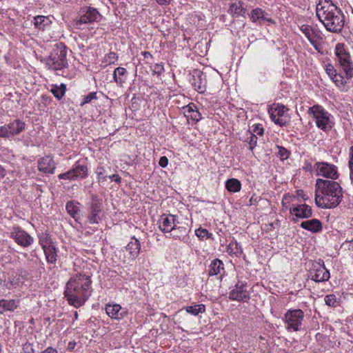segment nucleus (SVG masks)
<instances>
[{
    "instance_id": "6e6d98bb",
    "label": "nucleus",
    "mask_w": 353,
    "mask_h": 353,
    "mask_svg": "<svg viewBox=\"0 0 353 353\" xmlns=\"http://www.w3.org/2000/svg\"><path fill=\"white\" fill-rule=\"evenodd\" d=\"M164 71L163 66L160 64H156L154 66V72L159 75L161 74Z\"/></svg>"
},
{
    "instance_id": "f257e3e1",
    "label": "nucleus",
    "mask_w": 353,
    "mask_h": 353,
    "mask_svg": "<svg viewBox=\"0 0 353 353\" xmlns=\"http://www.w3.org/2000/svg\"><path fill=\"white\" fill-rule=\"evenodd\" d=\"M315 188V203L319 208H334L343 198V189L335 181L317 179Z\"/></svg>"
},
{
    "instance_id": "58836bf2",
    "label": "nucleus",
    "mask_w": 353,
    "mask_h": 353,
    "mask_svg": "<svg viewBox=\"0 0 353 353\" xmlns=\"http://www.w3.org/2000/svg\"><path fill=\"white\" fill-rule=\"evenodd\" d=\"M195 234L198 238L200 239H211L212 236V234L210 233L208 230L199 228L195 230Z\"/></svg>"
},
{
    "instance_id": "b1692460",
    "label": "nucleus",
    "mask_w": 353,
    "mask_h": 353,
    "mask_svg": "<svg viewBox=\"0 0 353 353\" xmlns=\"http://www.w3.org/2000/svg\"><path fill=\"white\" fill-rule=\"evenodd\" d=\"M301 227L313 233L322 230V223L316 219L303 221L301 223Z\"/></svg>"
},
{
    "instance_id": "412c9836",
    "label": "nucleus",
    "mask_w": 353,
    "mask_h": 353,
    "mask_svg": "<svg viewBox=\"0 0 353 353\" xmlns=\"http://www.w3.org/2000/svg\"><path fill=\"white\" fill-rule=\"evenodd\" d=\"M184 116L188 119L199 122L201 119V114L199 112L196 105L194 103H190L188 105L183 107Z\"/></svg>"
},
{
    "instance_id": "c756f323",
    "label": "nucleus",
    "mask_w": 353,
    "mask_h": 353,
    "mask_svg": "<svg viewBox=\"0 0 353 353\" xmlns=\"http://www.w3.org/2000/svg\"><path fill=\"white\" fill-rule=\"evenodd\" d=\"M223 263L219 259H215L211 261L209 267V276H215L220 274L221 270H223Z\"/></svg>"
},
{
    "instance_id": "e433bc0d",
    "label": "nucleus",
    "mask_w": 353,
    "mask_h": 353,
    "mask_svg": "<svg viewBox=\"0 0 353 353\" xmlns=\"http://www.w3.org/2000/svg\"><path fill=\"white\" fill-rule=\"evenodd\" d=\"M0 307H2L6 311H14L17 307V305L14 300H0Z\"/></svg>"
},
{
    "instance_id": "bf43d9fd",
    "label": "nucleus",
    "mask_w": 353,
    "mask_h": 353,
    "mask_svg": "<svg viewBox=\"0 0 353 353\" xmlns=\"http://www.w3.org/2000/svg\"><path fill=\"white\" fill-rule=\"evenodd\" d=\"M343 246H347L348 250H353V240L345 241L343 243Z\"/></svg>"
},
{
    "instance_id": "774afa93",
    "label": "nucleus",
    "mask_w": 353,
    "mask_h": 353,
    "mask_svg": "<svg viewBox=\"0 0 353 353\" xmlns=\"http://www.w3.org/2000/svg\"><path fill=\"white\" fill-rule=\"evenodd\" d=\"M179 230H180V232H183V233H186V228H178Z\"/></svg>"
},
{
    "instance_id": "aec40b11",
    "label": "nucleus",
    "mask_w": 353,
    "mask_h": 353,
    "mask_svg": "<svg viewBox=\"0 0 353 353\" xmlns=\"http://www.w3.org/2000/svg\"><path fill=\"white\" fill-rule=\"evenodd\" d=\"M38 170L46 174H54L56 163L50 156H46L38 160Z\"/></svg>"
},
{
    "instance_id": "69168bd1",
    "label": "nucleus",
    "mask_w": 353,
    "mask_h": 353,
    "mask_svg": "<svg viewBox=\"0 0 353 353\" xmlns=\"http://www.w3.org/2000/svg\"><path fill=\"white\" fill-rule=\"evenodd\" d=\"M353 158V145L350 148L349 151V159Z\"/></svg>"
},
{
    "instance_id": "5fc2aeb1",
    "label": "nucleus",
    "mask_w": 353,
    "mask_h": 353,
    "mask_svg": "<svg viewBox=\"0 0 353 353\" xmlns=\"http://www.w3.org/2000/svg\"><path fill=\"white\" fill-rule=\"evenodd\" d=\"M159 164L162 168H165L168 164V159L166 157H161L159 159Z\"/></svg>"
},
{
    "instance_id": "9d476101",
    "label": "nucleus",
    "mask_w": 353,
    "mask_h": 353,
    "mask_svg": "<svg viewBox=\"0 0 353 353\" xmlns=\"http://www.w3.org/2000/svg\"><path fill=\"white\" fill-rule=\"evenodd\" d=\"M304 318V313L301 310H289L285 315V322L288 325V330L298 331Z\"/></svg>"
},
{
    "instance_id": "9b49d317",
    "label": "nucleus",
    "mask_w": 353,
    "mask_h": 353,
    "mask_svg": "<svg viewBox=\"0 0 353 353\" xmlns=\"http://www.w3.org/2000/svg\"><path fill=\"white\" fill-rule=\"evenodd\" d=\"M229 299L232 301L239 302H248L250 299L249 292L247 290V283L238 281L235 284L234 289L229 293Z\"/></svg>"
},
{
    "instance_id": "e2e57ef3",
    "label": "nucleus",
    "mask_w": 353,
    "mask_h": 353,
    "mask_svg": "<svg viewBox=\"0 0 353 353\" xmlns=\"http://www.w3.org/2000/svg\"><path fill=\"white\" fill-rule=\"evenodd\" d=\"M296 194L303 199V201H306L307 199L303 197V191L301 190H296Z\"/></svg>"
},
{
    "instance_id": "2f4dec72",
    "label": "nucleus",
    "mask_w": 353,
    "mask_h": 353,
    "mask_svg": "<svg viewBox=\"0 0 353 353\" xmlns=\"http://www.w3.org/2000/svg\"><path fill=\"white\" fill-rule=\"evenodd\" d=\"M225 188L230 192H238L241 190V183L236 179H229L225 182Z\"/></svg>"
},
{
    "instance_id": "37998d69",
    "label": "nucleus",
    "mask_w": 353,
    "mask_h": 353,
    "mask_svg": "<svg viewBox=\"0 0 353 353\" xmlns=\"http://www.w3.org/2000/svg\"><path fill=\"white\" fill-rule=\"evenodd\" d=\"M270 117L272 121L279 125V126H284L286 125L287 122L283 119L281 118V117H278L274 112H270Z\"/></svg>"
},
{
    "instance_id": "8fccbe9b",
    "label": "nucleus",
    "mask_w": 353,
    "mask_h": 353,
    "mask_svg": "<svg viewBox=\"0 0 353 353\" xmlns=\"http://www.w3.org/2000/svg\"><path fill=\"white\" fill-rule=\"evenodd\" d=\"M96 172L99 181L103 182L106 181L108 176L104 175V170L103 168H98Z\"/></svg>"
},
{
    "instance_id": "a878e982",
    "label": "nucleus",
    "mask_w": 353,
    "mask_h": 353,
    "mask_svg": "<svg viewBox=\"0 0 353 353\" xmlns=\"http://www.w3.org/2000/svg\"><path fill=\"white\" fill-rule=\"evenodd\" d=\"M74 180L78 179H84L88 176V168L85 165L80 164L77 162L71 169Z\"/></svg>"
},
{
    "instance_id": "4c0bfd02",
    "label": "nucleus",
    "mask_w": 353,
    "mask_h": 353,
    "mask_svg": "<svg viewBox=\"0 0 353 353\" xmlns=\"http://www.w3.org/2000/svg\"><path fill=\"white\" fill-rule=\"evenodd\" d=\"M331 79L341 90H347L345 89L347 82L344 80V78L341 74L337 73L334 77H332Z\"/></svg>"
},
{
    "instance_id": "603ef678",
    "label": "nucleus",
    "mask_w": 353,
    "mask_h": 353,
    "mask_svg": "<svg viewBox=\"0 0 353 353\" xmlns=\"http://www.w3.org/2000/svg\"><path fill=\"white\" fill-rule=\"evenodd\" d=\"M253 132L258 135H263L264 132L263 128L261 124H256L254 125Z\"/></svg>"
},
{
    "instance_id": "79ce46f5",
    "label": "nucleus",
    "mask_w": 353,
    "mask_h": 353,
    "mask_svg": "<svg viewBox=\"0 0 353 353\" xmlns=\"http://www.w3.org/2000/svg\"><path fill=\"white\" fill-rule=\"evenodd\" d=\"M258 138L256 134L250 133V136L247 138L246 142L249 145V149L252 151L257 143Z\"/></svg>"
},
{
    "instance_id": "3c124183",
    "label": "nucleus",
    "mask_w": 353,
    "mask_h": 353,
    "mask_svg": "<svg viewBox=\"0 0 353 353\" xmlns=\"http://www.w3.org/2000/svg\"><path fill=\"white\" fill-rule=\"evenodd\" d=\"M58 177L59 179L74 180L71 170H70L69 171H68L66 172L59 174L58 175Z\"/></svg>"
},
{
    "instance_id": "338daca9",
    "label": "nucleus",
    "mask_w": 353,
    "mask_h": 353,
    "mask_svg": "<svg viewBox=\"0 0 353 353\" xmlns=\"http://www.w3.org/2000/svg\"><path fill=\"white\" fill-rule=\"evenodd\" d=\"M348 166H353V158L349 159Z\"/></svg>"
},
{
    "instance_id": "4468645a",
    "label": "nucleus",
    "mask_w": 353,
    "mask_h": 353,
    "mask_svg": "<svg viewBox=\"0 0 353 353\" xmlns=\"http://www.w3.org/2000/svg\"><path fill=\"white\" fill-rule=\"evenodd\" d=\"M301 31L305 34L310 43L316 50L318 49L317 40L322 39L321 32L316 26L303 24L300 28Z\"/></svg>"
},
{
    "instance_id": "72a5a7b5",
    "label": "nucleus",
    "mask_w": 353,
    "mask_h": 353,
    "mask_svg": "<svg viewBox=\"0 0 353 353\" xmlns=\"http://www.w3.org/2000/svg\"><path fill=\"white\" fill-rule=\"evenodd\" d=\"M226 251L229 254H234L236 256L243 253L241 245L236 240H232L229 243V245L227 246Z\"/></svg>"
},
{
    "instance_id": "bb28decb",
    "label": "nucleus",
    "mask_w": 353,
    "mask_h": 353,
    "mask_svg": "<svg viewBox=\"0 0 353 353\" xmlns=\"http://www.w3.org/2000/svg\"><path fill=\"white\" fill-rule=\"evenodd\" d=\"M243 3L241 1H236L232 3L228 10V12L234 17L244 16L246 13V9L243 7Z\"/></svg>"
},
{
    "instance_id": "de8ad7c7",
    "label": "nucleus",
    "mask_w": 353,
    "mask_h": 353,
    "mask_svg": "<svg viewBox=\"0 0 353 353\" xmlns=\"http://www.w3.org/2000/svg\"><path fill=\"white\" fill-rule=\"evenodd\" d=\"M97 92H90L88 94L84 96L82 102L81 103V106L84 105L86 103L91 102L94 99H97Z\"/></svg>"
},
{
    "instance_id": "0e129e2a",
    "label": "nucleus",
    "mask_w": 353,
    "mask_h": 353,
    "mask_svg": "<svg viewBox=\"0 0 353 353\" xmlns=\"http://www.w3.org/2000/svg\"><path fill=\"white\" fill-rule=\"evenodd\" d=\"M350 179L353 182V166H350Z\"/></svg>"
},
{
    "instance_id": "a211bd4d",
    "label": "nucleus",
    "mask_w": 353,
    "mask_h": 353,
    "mask_svg": "<svg viewBox=\"0 0 353 353\" xmlns=\"http://www.w3.org/2000/svg\"><path fill=\"white\" fill-rule=\"evenodd\" d=\"M290 214L294 216L292 220L295 222L297 219H307L312 216V208L306 204H300L293 205L290 208Z\"/></svg>"
},
{
    "instance_id": "7ed1b4c3",
    "label": "nucleus",
    "mask_w": 353,
    "mask_h": 353,
    "mask_svg": "<svg viewBox=\"0 0 353 353\" xmlns=\"http://www.w3.org/2000/svg\"><path fill=\"white\" fill-rule=\"evenodd\" d=\"M316 16L325 28L332 32H341L344 27V14L331 0H319Z\"/></svg>"
},
{
    "instance_id": "473e14b6",
    "label": "nucleus",
    "mask_w": 353,
    "mask_h": 353,
    "mask_svg": "<svg viewBox=\"0 0 353 353\" xmlns=\"http://www.w3.org/2000/svg\"><path fill=\"white\" fill-rule=\"evenodd\" d=\"M46 258L48 263L54 264L57 261V249L53 245L49 248L43 249Z\"/></svg>"
},
{
    "instance_id": "7c9ffc66",
    "label": "nucleus",
    "mask_w": 353,
    "mask_h": 353,
    "mask_svg": "<svg viewBox=\"0 0 353 353\" xmlns=\"http://www.w3.org/2000/svg\"><path fill=\"white\" fill-rule=\"evenodd\" d=\"M39 243L42 249L49 248L53 245V242L51 236L47 232H41L38 234Z\"/></svg>"
},
{
    "instance_id": "2eb2a0df",
    "label": "nucleus",
    "mask_w": 353,
    "mask_h": 353,
    "mask_svg": "<svg viewBox=\"0 0 353 353\" xmlns=\"http://www.w3.org/2000/svg\"><path fill=\"white\" fill-rule=\"evenodd\" d=\"M101 18V14L96 8L89 7L86 8L85 10L82 12L79 17V19L76 22V26H79L81 24L99 21Z\"/></svg>"
},
{
    "instance_id": "09e8293b",
    "label": "nucleus",
    "mask_w": 353,
    "mask_h": 353,
    "mask_svg": "<svg viewBox=\"0 0 353 353\" xmlns=\"http://www.w3.org/2000/svg\"><path fill=\"white\" fill-rule=\"evenodd\" d=\"M325 72L330 77V78H332V77H334L335 74H337L336 69L334 68V65L331 63H327L325 65Z\"/></svg>"
},
{
    "instance_id": "4be33fe9",
    "label": "nucleus",
    "mask_w": 353,
    "mask_h": 353,
    "mask_svg": "<svg viewBox=\"0 0 353 353\" xmlns=\"http://www.w3.org/2000/svg\"><path fill=\"white\" fill-rule=\"evenodd\" d=\"M268 14L261 8H255L252 10L250 19L254 23H259L260 25L263 24V21H268L271 23H274V21L271 18L268 17Z\"/></svg>"
},
{
    "instance_id": "4d7b16f0",
    "label": "nucleus",
    "mask_w": 353,
    "mask_h": 353,
    "mask_svg": "<svg viewBox=\"0 0 353 353\" xmlns=\"http://www.w3.org/2000/svg\"><path fill=\"white\" fill-rule=\"evenodd\" d=\"M108 178L112 179V181H115L117 183H121V179L119 174H112L111 176H109Z\"/></svg>"
},
{
    "instance_id": "423d86ee",
    "label": "nucleus",
    "mask_w": 353,
    "mask_h": 353,
    "mask_svg": "<svg viewBox=\"0 0 353 353\" xmlns=\"http://www.w3.org/2000/svg\"><path fill=\"white\" fill-rule=\"evenodd\" d=\"M335 55L336 61L342 68L345 74V77L350 79L353 77V62L350 54L345 48L344 43H339L335 47Z\"/></svg>"
},
{
    "instance_id": "a19ab883",
    "label": "nucleus",
    "mask_w": 353,
    "mask_h": 353,
    "mask_svg": "<svg viewBox=\"0 0 353 353\" xmlns=\"http://www.w3.org/2000/svg\"><path fill=\"white\" fill-rule=\"evenodd\" d=\"M325 303L327 305L332 307H336L338 305L337 299L335 294H327L324 298Z\"/></svg>"
},
{
    "instance_id": "6ab92c4d",
    "label": "nucleus",
    "mask_w": 353,
    "mask_h": 353,
    "mask_svg": "<svg viewBox=\"0 0 353 353\" xmlns=\"http://www.w3.org/2000/svg\"><path fill=\"white\" fill-rule=\"evenodd\" d=\"M105 312L110 318L116 320H121L128 314L127 310L117 303L106 304Z\"/></svg>"
},
{
    "instance_id": "ea45409f",
    "label": "nucleus",
    "mask_w": 353,
    "mask_h": 353,
    "mask_svg": "<svg viewBox=\"0 0 353 353\" xmlns=\"http://www.w3.org/2000/svg\"><path fill=\"white\" fill-rule=\"evenodd\" d=\"M296 198L294 195H290V194H285L283 195V197L282 199V205L285 209H289L290 210V208H292V207L290 206V203L293 201V200Z\"/></svg>"
},
{
    "instance_id": "864d4df0",
    "label": "nucleus",
    "mask_w": 353,
    "mask_h": 353,
    "mask_svg": "<svg viewBox=\"0 0 353 353\" xmlns=\"http://www.w3.org/2000/svg\"><path fill=\"white\" fill-rule=\"evenodd\" d=\"M25 353H34V350L33 345L31 343H26L23 347Z\"/></svg>"
},
{
    "instance_id": "f704fd0d",
    "label": "nucleus",
    "mask_w": 353,
    "mask_h": 353,
    "mask_svg": "<svg viewBox=\"0 0 353 353\" xmlns=\"http://www.w3.org/2000/svg\"><path fill=\"white\" fill-rule=\"evenodd\" d=\"M66 91V85L64 83H61L60 85H53L50 90L54 97L60 100L64 96Z\"/></svg>"
},
{
    "instance_id": "13d9d810",
    "label": "nucleus",
    "mask_w": 353,
    "mask_h": 353,
    "mask_svg": "<svg viewBox=\"0 0 353 353\" xmlns=\"http://www.w3.org/2000/svg\"><path fill=\"white\" fill-rule=\"evenodd\" d=\"M41 353H58L57 349L52 347H48L45 350L42 351Z\"/></svg>"
},
{
    "instance_id": "1a4fd4ad",
    "label": "nucleus",
    "mask_w": 353,
    "mask_h": 353,
    "mask_svg": "<svg viewBox=\"0 0 353 353\" xmlns=\"http://www.w3.org/2000/svg\"><path fill=\"white\" fill-rule=\"evenodd\" d=\"M310 277L315 282H324L330 279V272L325 268L323 261L312 262Z\"/></svg>"
},
{
    "instance_id": "f3484780",
    "label": "nucleus",
    "mask_w": 353,
    "mask_h": 353,
    "mask_svg": "<svg viewBox=\"0 0 353 353\" xmlns=\"http://www.w3.org/2000/svg\"><path fill=\"white\" fill-rule=\"evenodd\" d=\"M190 81L194 88L199 93H204L207 88L206 75L201 72L200 70L193 71L192 75Z\"/></svg>"
},
{
    "instance_id": "dca6fc26",
    "label": "nucleus",
    "mask_w": 353,
    "mask_h": 353,
    "mask_svg": "<svg viewBox=\"0 0 353 353\" xmlns=\"http://www.w3.org/2000/svg\"><path fill=\"white\" fill-rule=\"evenodd\" d=\"M179 221L176 216L172 214H163L159 220V228L164 233H170L176 230Z\"/></svg>"
},
{
    "instance_id": "ddd939ff",
    "label": "nucleus",
    "mask_w": 353,
    "mask_h": 353,
    "mask_svg": "<svg viewBox=\"0 0 353 353\" xmlns=\"http://www.w3.org/2000/svg\"><path fill=\"white\" fill-rule=\"evenodd\" d=\"M10 237L20 246L26 248L33 242V238L19 226H14L10 232Z\"/></svg>"
},
{
    "instance_id": "f03ea898",
    "label": "nucleus",
    "mask_w": 353,
    "mask_h": 353,
    "mask_svg": "<svg viewBox=\"0 0 353 353\" xmlns=\"http://www.w3.org/2000/svg\"><path fill=\"white\" fill-rule=\"evenodd\" d=\"M90 276L83 274L72 276L67 282L64 296L70 305L75 308L83 305L91 295Z\"/></svg>"
},
{
    "instance_id": "c9c22d12",
    "label": "nucleus",
    "mask_w": 353,
    "mask_h": 353,
    "mask_svg": "<svg viewBox=\"0 0 353 353\" xmlns=\"http://www.w3.org/2000/svg\"><path fill=\"white\" fill-rule=\"evenodd\" d=\"M188 313L196 316L199 313H204L205 312V306L204 304H198L191 306H188L185 308Z\"/></svg>"
},
{
    "instance_id": "6e6552de",
    "label": "nucleus",
    "mask_w": 353,
    "mask_h": 353,
    "mask_svg": "<svg viewBox=\"0 0 353 353\" xmlns=\"http://www.w3.org/2000/svg\"><path fill=\"white\" fill-rule=\"evenodd\" d=\"M25 128V122L19 119H15L9 123L0 127V137L8 139L15 137L24 131Z\"/></svg>"
},
{
    "instance_id": "393cba45",
    "label": "nucleus",
    "mask_w": 353,
    "mask_h": 353,
    "mask_svg": "<svg viewBox=\"0 0 353 353\" xmlns=\"http://www.w3.org/2000/svg\"><path fill=\"white\" fill-rule=\"evenodd\" d=\"M80 203L74 201H70L66 203V210L68 213L76 221L80 219Z\"/></svg>"
},
{
    "instance_id": "c85d7f7f",
    "label": "nucleus",
    "mask_w": 353,
    "mask_h": 353,
    "mask_svg": "<svg viewBox=\"0 0 353 353\" xmlns=\"http://www.w3.org/2000/svg\"><path fill=\"white\" fill-rule=\"evenodd\" d=\"M113 79L118 85L122 86L127 79L126 69L122 67L117 68L113 72Z\"/></svg>"
},
{
    "instance_id": "680f3d73",
    "label": "nucleus",
    "mask_w": 353,
    "mask_h": 353,
    "mask_svg": "<svg viewBox=\"0 0 353 353\" xmlns=\"http://www.w3.org/2000/svg\"><path fill=\"white\" fill-rule=\"evenodd\" d=\"M6 174V169L0 165V179L3 178Z\"/></svg>"
},
{
    "instance_id": "052dcab7",
    "label": "nucleus",
    "mask_w": 353,
    "mask_h": 353,
    "mask_svg": "<svg viewBox=\"0 0 353 353\" xmlns=\"http://www.w3.org/2000/svg\"><path fill=\"white\" fill-rule=\"evenodd\" d=\"M172 0H156L159 5H168Z\"/></svg>"
},
{
    "instance_id": "cd10ccee",
    "label": "nucleus",
    "mask_w": 353,
    "mask_h": 353,
    "mask_svg": "<svg viewBox=\"0 0 353 353\" xmlns=\"http://www.w3.org/2000/svg\"><path fill=\"white\" fill-rule=\"evenodd\" d=\"M51 23L52 21L49 17L38 15L34 17V25L35 28L40 30H45L46 28L50 27Z\"/></svg>"
},
{
    "instance_id": "5701e85b",
    "label": "nucleus",
    "mask_w": 353,
    "mask_h": 353,
    "mask_svg": "<svg viewBox=\"0 0 353 353\" xmlns=\"http://www.w3.org/2000/svg\"><path fill=\"white\" fill-rule=\"evenodd\" d=\"M125 249L129 252L130 258L134 260L138 257L140 252V241L135 236H132L131 241L126 245Z\"/></svg>"
},
{
    "instance_id": "f8f14e48",
    "label": "nucleus",
    "mask_w": 353,
    "mask_h": 353,
    "mask_svg": "<svg viewBox=\"0 0 353 353\" xmlns=\"http://www.w3.org/2000/svg\"><path fill=\"white\" fill-rule=\"evenodd\" d=\"M314 168L316 175L331 179L332 181L339 176L336 166L327 162H316L314 164Z\"/></svg>"
},
{
    "instance_id": "c03bdc74",
    "label": "nucleus",
    "mask_w": 353,
    "mask_h": 353,
    "mask_svg": "<svg viewBox=\"0 0 353 353\" xmlns=\"http://www.w3.org/2000/svg\"><path fill=\"white\" fill-rule=\"evenodd\" d=\"M117 59L118 56L117 55V54L114 52H110L105 55L104 58V62L106 64L110 65L114 63Z\"/></svg>"
},
{
    "instance_id": "39448f33",
    "label": "nucleus",
    "mask_w": 353,
    "mask_h": 353,
    "mask_svg": "<svg viewBox=\"0 0 353 353\" xmlns=\"http://www.w3.org/2000/svg\"><path fill=\"white\" fill-rule=\"evenodd\" d=\"M308 113L313 115L316 126L323 132H328L334 126L331 114L321 105H314L309 108Z\"/></svg>"
},
{
    "instance_id": "49530a36",
    "label": "nucleus",
    "mask_w": 353,
    "mask_h": 353,
    "mask_svg": "<svg viewBox=\"0 0 353 353\" xmlns=\"http://www.w3.org/2000/svg\"><path fill=\"white\" fill-rule=\"evenodd\" d=\"M288 110V108L282 104H277L274 110L271 109L270 112H274L278 117H283V114Z\"/></svg>"
},
{
    "instance_id": "0eeeda50",
    "label": "nucleus",
    "mask_w": 353,
    "mask_h": 353,
    "mask_svg": "<svg viewBox=\"0 0 353 353\" xmlns=\"http://www.w3.org/2000/svg\"><path fill=\"white\" fill-rule=\"evenodd\" d=\"M103 209L102 199L96 194H92L89 203L88 221L91 224H97L101 220V214Z\"/></svg>"
},
{
    "instance_id": "a18cd8bd",
    "label": "nucleus",
    "mask_w": 353,
    "mask_h": 353,
    "mask_svg": "<svg viewBox=\"0 0 353 353\" xmlns=\"http://www.w3.org/2000/svg\"><path fill=\"white\" fill-rule=\"evenodd\" d=\"M278 152L277 154L281 160H285L289 158L290 152L286 148L282 146H277Z\"/></svg>"
},
{
    "instance_id": "20e7f679",
    "label": "nucleus",
    "mask_w": 353,
    "mask_h": 353,
    "mask_svg": "<svg viewBox=\"0 0 353 353\" xmlns=\"http://www.w3.org/2000/svg\"><path fill=\"white\" fill-rule=\"evenodd\" d=\"M67 48L63 43H58L54 45L50 55L46 59V67L57 72V74H63V70L68 65L66 58Z\"/></svg>"
}]
</instances>
